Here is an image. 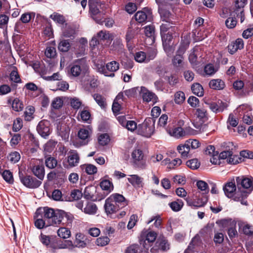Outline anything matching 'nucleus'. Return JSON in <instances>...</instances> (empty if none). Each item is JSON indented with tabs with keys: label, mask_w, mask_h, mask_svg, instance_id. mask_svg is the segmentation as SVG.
Segmentation results:
<instances>
[{
	"label": "nucleus",
	"mask_w": 253,
	"mask_h": 253,
	"mask_svg": "<svg viewBox=\"0 0 253 253\" xmlns=\"http://www.w3.org/2000/svg\"><path fill=\"white\" fill-rule=\"evenodd\" d=\"M127 204V201L123 195L114 193L106 199L104 208L108 216L114 218V214L120 209L126 206Z\"/></svg>",
	"instance_id": "nucleus-1"
},
{
	"label": "nucleus",
	"mask_w": 253,
	"mask_h": 253,
	"mask_svg": "<svg viewBox=\"0 0 253 253\" xmlns=\"http://www.w3.org/2000/svg\"><path fill=\"white\" fill-rule=\"evenodd\" d=\"M87 70L85 60L84 59H78L70 65L68 74L70 77H77L82 74H84Z\"/></svg>",
	"instance_id": "nucleus-2"
},
{
	"label": "nucleus",
	"mask_w": 253,
	"mask_h": 253,
	"mask_svg": "<svg viewBox=\"0 0 253 253\" xmlns=\"http://www.w3.org/2000/svg\"><path fill=\"white\" fill-rule=\"evenodd\" d=\"M155 131V122L153 118H148L138 126V133L142 136L150 137Z\"/></svg>",
	"instance_id": "nucleus-3"
},
{
	"label": "nucleus",
	"mask_w": 253,
	"mask_h": 253,
	"mask_svg": "<svg viewBox=\"0 0 253 253\" xmlns=\"http://www.w3.org/2000/svg\"><path fill=\"white\" fill-rule=\"evenodd\" d=\"M19 176L21 182L26 187L35 189L39 187L42 184V181L35 177L29 175H24L21 171H19Z\"/></svg>",
	"instance_id": "nucleus-4"
},
{
	"label": "nucleus",
	"mask_w": 253,
	"mask_h": 253,
	"mask_svg": "<svg viewBox=\"0 0 253 253\" xmlns=\"http://www.w3.org/2000/svg\"><path fill=\"white\" fill-rule=\"evenodd\" d=\"M223 228H227V233L230 239L235 237L238 235L236 230V221L231 218L222 219L217 222Z\"/></svg>",
	"instance_id": "nucleus-5"
},
{
	"label": "nucleus",
	"mask_w": 253,
	"mask_h": 253,
	"mask_svg": "<svg viewBox=\"0 0 253 253\" xmlns=\"http://www.w3.org/2000/svg\"><path fill=\"white\" fill-rule=\"evenodd\" d=\"M169 249L168 240L163 236L159 237L150 249L151 253L166 252Z\"/></svg>",
	"instance_id": "nucleus-6"
},
{
	"label": "nucleus",
	"mask_w": 253,
	"mask_h": 253,
	"mask_svg": "<svg viewBox=\"0 0 253 253\" xmlns=\"http://www.w3.org/2000/svg\"><path fill=\"white\" fill-rule=\"evenodd\" d=\"M30 169L40 181L43 179L45 175L44 167L39 160H35L31 163Z\"/></svg>",
	"instance_id": "nucleus-7"
},
{
	"label": "nucleus",
	"mask_w": 253,
	"mask_h": 253,
	"mask_svg": "<svg viewBox=\"0 0 253 253\" xmlns=\"http://www.w3.org/2000/svg\"><path fill=\"white\" fill-rule=\"evenodd\" d=\"M131 156L136 167L141 169H146L147 164L145 161L143 160L144 154L142 150L140 149L133 150Z\"/></svg>",
	"instance_id": "nucleus-8"
},
{
	"label": "nucleus",
	"mask_w": 253,
	"mask_h": 253,
	"mask_svg": "<svg viewBox=\"0 0 253 253\" xmlns=\"http://www.w3.org/2000/svg\"><path fill=\"white\" fill-rule=\"evenodd\" d=\"M37 130L42 137L46 138L51 133L49 122L45 120L40 121L37 126Z\"/></svg>",
	"instance_id": "nucleus-9"
},
{
	"label": "nucleus",
	"mask_w": 253,
	"mask_h": 253,
	"mask_svg": "<svg viewBox=\"0 0 253 253\" xmlns=\"http://www.w3.org/2000/svg\"><path fill=\"white\" fill-rule=\"evenodd\" d=\"M236 181L239 188L253 190V178L252 177L238 176L236 178Z\"/></svg>",
	"instance_id": "nucleus-10"
},
{
	"label": "nucleus",
	"mask_w": 253,
	"mask_h": 253,
	"mask_svg": "<svg viewBox=\"0 0 253 253\" xmlns=\"http://www.w3.org/2000/svg\"><path fill=\"white\" fill-rule=\"evenodd\" d=\"M186 201L187 205L194 209L204 206L208 202V197L206 195L203 196L201 199L193 200L189 197L185 199Z\"/></svg>",
	"instance_id": "nucleus-11"
},
{
	"label": "nucleus",
	"mask_w": 253,
	"mask_h": 253,
	"mask_svg": "<svg viewBox=\"0 0 253 253\" xmlns=\"http://www.w3.org/2000/svg\"><path fill=\"white\" fill-rule=\"evenodd\" d=\"M244 42L242 39L238 38L235 41L232 42L227 46L228 51L232 55L236 53L238 50L244 48Z\"/></svg>",
	"instance_id": "nucleus-12"
},
{
	"label": "nucleus",
	"mask_w": 253,
	"mask_h": 253,
	"mask_svg": "<svg viewBox=\"0 0 253 253\" xmlns=\"http://www.w3.org/2000/svg\"><path fill=\"white\" fill-rule=\"evenodd\" d=\"M223 190L225 195L229 198L235 197L239 195L240 193L236 192V186L235 182H229L223 186Z\"/></svg>",
	"instance_id": "nucleus-13"
},
{
	"label": "nucleus",
	"mask_w": 253,
	"mask_h": 253,
	"mask_svg": "<svg viewBox=\"0 0 253 253\" xmlns=\"http://www.w3.org/2000/svg\"><path fill=\"white\" fill-rule=\"evenodd\" d=\"M144 10H146V12L144 11H139L137 12L134 15V18L136 21L139 23H142L146 21H150L152 19V13L150 10L144 8Z\"/></svg>",
	"instance_id": "nucleus-14"
},
{
	"label": "nucleus",
	"mask_w": 253,
	"mask_h": 253,
	"mask_svg": "<svg viewBox=\"0 0 253 253\" xmlns=\"http://www.w3.org/2000/svg\"><path fill=\"white\" fill-rule=\"evenodd\" d=\"M157 234L155 232L151 231L146 235L145 238L142 243L143 248L146 250H148L150 247H151L156 240ZM142 244V243H141Z\"/></svg>",
	"instance_id": "nucleus-15"
},
{
	"label": "nucleus",
	"mask_w": 253,
	"mask_h": 253,
	"mask_svg": "<svg viewBox=\"0 0 253 253\" xmlns=\"http://www.w3.org/2000/svg\"><path fill=\"white\" fill-rule=\"evenodd\" d=\"M247 0H236L235 12L237 16L240 18L241 22L242 23L245 20V16L243 8L247 3Z\"/></svg>",
	"instance_id": "nucleus-16"
},
{
	"label": "nucleus",
	"mask_w": 253,
	"mask_h": 253,
	"mask_svg": "<svg viewBox=\"0 0 253 253\" xmlns=\"http://www.w3.org/2000/svg\"><path fill=\"white\" fill-rule=\"evenodd\" d=\"M55 212V211L51 208L44 207L38 208L36 211V214L42 215L45 220L49 221V219H51Z\"/></svg>",
	"instance_id": "nucleus-17"
},
{
	"label": "nucleus",
	"mask_w": 253,
	"mask_h": 253,
	"mask_svg": "<svg viewBox=\"0 0 253 253\" xmlns=\"http://www.w3.org/2000/svg\"><path fill=\"white\" fill-rule=\"evenodd\" d=\"M80 156L75 150L70 151L68 156V163L70 168L75 167L78 165L80 162Z\"/></svg>",
	"instance_id": "nucleus-18"
},
{
	"label": "nucleus",
	"mask_w": 253,
	"mask_h": 253,
	"mask_svg": "<svg viewBox=\"0 0 253 253\" xmlns=\"http://www.w3.org/2000/svg\"><path fill=\"white\" fill-rule=\"evenodd\" d=\"M86 237L83 233H78L76 234L74 243L75 248H84L86 246Z\"/></svg>",
	"instance_id": "nucleus-19"
},
{
	"label": "nucleus",
	"mask_w": 253,
	"mask_h": 253,
	"mask_svg": "<svg viewBox=\"0 0 253 253\" xmlns=\"http://www.w3.org/2000/svg\"><path fill=\"white\" fill-rule=\"evenodd\" d=\"M78 136L80 141L81 145H85L90 141V134L88 130L86 128H81L78 131Z\"/></svg>",
	"instance_id": "nucleus-20"
},
{
	"label": "nucleus",
	"mask_w": 253,
	"mask_h": 253,
	"mask_svg": "<svg viewBox=\"0 0 253 253\" xmlns=\"http://www.w3.org/2000/svg\"><path fill=\"white\" fill-rule=\"evenodd\" d=\"M208 105L210 109L215 113L222 112L227 107L226 103L221 101H218L217 102H211L208 103Z\"/></svg>",
	"instance_id": "nucleus-21"
},
{
	"label": "nucleus",
	"mask_w": 253,
	"mask_h": 253,
	"mask_svg": "<svg viewBox=\"0 0 253 253\" xmlns=\"http://www.w3.org/2000/svg\"><path fill=\"white\" fill-rule=\"evenodd\" d=\"M88 5L89 7V12L91 13L93 19H94V17L99 18L101 14L98 7V3L94 0H89Z\"/></svg>",
	"instance_id": "nucleus-22"
},
{
	"label": "nucleus",
	"mask_w": 253,
	"mask_h": 253,
	"mask_svg": "<svg viewBox=\"0 0 253 253\" xmlns=\"http://www.w3.org/2000/svg\"><path fill=\"white\" fill-rule=\"evenodd\" d=\"M47 221V226H56L59 224L62 220V210L55 211L54 215L51 219Z\"/></svg>",
	"instance_id": "nucleus-23"
},
{
	"label": "nucleus",
	"mask_w": 253,
	"mask_h": 253,
	"mask_svg": "<svg viewBox=\"0 0 253 253\" xmlns=\"http://www.w3.org/2000/svg\"><path fill=\"white\" fill-rule=\"evenodd\" d=\"M97 37L100 40L102 41H106L107 42L110 43L113 40V35L110 32L106 30H101L99 31L96 35Z\"/></svg>",
	"instance_id": "nucleus-24"
},
{
	"label": "nucleus",
	"mask_w": 253,
	"mask_h": 253,
	"mask_svg": "<svg viewBox=\"0 0 253 253\" xmlns=\"http://www.w3.org/2000/svg\"><path fill=\"white\" fill-rule=\"evenodd\" d=\"M140 94L142 96L144 101L149 102L155 97V94L148 90L145 87L141 86L139 90Z\"/></svg>",
	"instance_id": "nucleus-25"
},
{
	"label": "nucleus",
	"mask_w": 253,
	"mask_h": 253,
	"mask_svg": "<svg viewBox=\"0 0 253 253\" xmlns=\"http://www.w3.org/2000/svg\"><path fill=\"white\" fill-rule=\"evenodd\" d=\"M34 219L35 225L38 229H41L48 226L47 221L43 218L42 215L37 214L36 212L34 215Z\"/></svg>",
	"instance_id": "nucleus-26"
},
{
	"label": "nucleus",
	"mask_w": 253,
	"mask_h": 253,
	"mask_svg": "<svg viewBox=\"0 0 253 253\" xmlns=\"http://www.w3.org/2000/svg\"><path fill=\"white\" fill-rule=\"evenodd\" d=\"M177 149L182 158H186L190 157L191 155L190 152V148L189 145H187L186 142H185L184 144L178 145Z\"/></svg>",
	"instance_id": "nucleus-27"
},
{
	"label": "nucleus",
	"mask_w": 253,
	"mask_h": 253,
	"mask_svg": "<svg viewBox=\"0 0 253 253\" xmlns=\"http://www.w3.org/2000/svg\"><path fill=\"white\" fill-rule=\"evenodd\" d=\"M209 86L213 89L221 90L224 88L225 83L221 79H213L210 82Z\"/></svg>",
	"instance_id": "nucleus-28"
},
{
	"label": "nucleus",
	"mask_w": 253,
	"mask_h": 253,
	"mask_svg": "<svg viewBox=\"0 0 253 253\" xmlns=\"http://www.w3.org/2000/svg\"><path fill=\"white\" fill-rule=\"evenodd\" d=\"M71 47V43L69 40L60 39L58 45V50L62 52H66L69 51Z\"/></svg>",
	"instance_id": "nucleus-29"
},
{
	"label": "nucleus",
	"mask_w": 253,
	"mask_h": 253,
	"mask_svg": "<svg viewBox=\"0 0 253 253\" xmlns=\"http://www.w3.org/2000/svg\"><path fill=\"white\" fill-rule=\"evenodd\" d=\"M97 211V207L96 205L92 202H88L84 208V211L85 213L93 215L95 214Z\"/></svg>",
	"instance_id": "nucleus-30"
},
{
	"label": "nucleus",
	"mask_w": 253,
	"mask_h": 253,
	"mask_svg": "<svg viewBox=\"0 0 253 253\" xmlns=\"http://www.w3.org/2000/svg\"><path fill=\"white\" fill-rule=\"evenodd\" d=\"M100 186L107 194L110 193L114 188L112 182L107 179L102 180L100 183Z\"/></svg>",
	"instance_id": "nucleus-31"
},
{
	"label": "nucleus",
	"mask_w": 253,
	"mask_h": 253,
	"mask_svg": "<svg viewBox=\"0 0 253 253\" xmlns=\"http://www.w3.org/2000/svg\"><path fill=\"white\" fill-rule=\"evenodd\" d=\"M81 169L88 175H92L97 171V168L92 164H84L80 166Z\"/></svg>",
	"instance_id": "nucleus-32"
},
{
	"label": "nucleus",
	"mask_w": 253,
	"mask_h": 253,
	"mask_svg": "<svg viewBox=\"0 0 253 253\" xmlns=\"http://www.w3.org/2000/svg\"><path fill=\"white\" fill-rule=\"evenodd\" d=\"M239 227L241 229L243 233L248 236H251L253 234V226L249 224L244 223H239Z\"/></svg>",
	"instance_id": "nucleus-33"
},
{
	"label": "nucleus",
	"mask_w": 253,
	"mask_h": 253,
	"mask_svg": "<svg viewBox=\"0 0 253 253\" xmlns=\"http://www.w3.org/2000/svg\"><path fill=\"white\" fill-rule=\"evenodd\" d=\"M169 205L173 211L177 212L182 209L184 203L182 200L177 199L176 201L169 203Z\"/></svg>",
	"instance_id": "nucleus-34"
},
{
	"label": "nucleus",
	"mask_w": 253,
	"mask_h": 253,
	"mask_svg": "<svg viewBox=\"0 0 253 253\" xmlns=\"http://www.w3.org/2000/svg\"><path fill=\"white\" fill-rule=\"evenodd\" d=\"M129 177L127 178V180L131 185L134 187H139L142 183L143 178L137 174L129 175Z\"/></svg>",
	"instance_id": "nucleus-35"
},
{
	"label": "nucleus",
	"mask_w": 253,
	"mask_h": 253,
	"mask_svg": "<svg viewBox=\"0 0 253 253\" xmlns=\"http://www.w3.org/2000/svg\"><path fill=\"white\" fill-rule=\"evenodd\" d=\"M50 18L59 25H63L66 22L64 16L57 12H54L51 14Z\"/></svg>",
	"instance_id": "nucleus-36"
},
{
	"label": "nucleus",
	"mask_w": 253,
	"mask_h": 253,
	"mask_svg": "<svg viewBox=\"0 0 253 253\" xmlns=\"http://www.w3.org/2000/svg\"><path fill=\"white\" fill-rule=\"evenodd\" d=\"M92 97L96 103L101 108H104L106 106V99L104 97L98 93H94Z\"/></svg>",
	"instance_id": "nucleus-37"
},
{
	"label": "nucleus",
	"mask_w": 253,
	"mask_h": 253,
	"mask_svg": "<svg viewBox=\"0 0 253 253\" xmlns=\"http://www.w3.org/2000/svg\"><path fill=\"white\" fill-rule=\"evenodd\" d=\"M243 161H244V159H242V158H241V156L237 155H234L233 154L232 152L231 151L230 156L228 158L227 162L229 164L236 165L241 163Z\"/></svg>",
	"instance_id": "nucleus-38"
},
{
	"label": "nucleus",
	"mask_w": 253,
	"mask_h": 253,
	"mask_svg": "<svg viewBox=\"0 0 253 253\" xmlns=\"http://www.w3.org/2000/svg\"><path fill=\"white\" fill-rule=\"evenodd\" d=\"M9 79L11 82L15 83H21V80L18 73L17 69L15 67H13V70L10 73Z\"/></svg>",
	"instance_id": "nucleus-39"
},
{
	"label": "nucleus",
	"mask_w": 253,
	"mask_h": 253,
	"mask_svg": "<svg viewBox=\"0 0 253 253\" xmlns=\"http://www.w3.org/2000/svg\"><path fill=\"white\" fill-rule=\"evenodd\" d=\"M192 92L198 96L204 95V90L202 86L199 83H195L191 86Z\"/></svg>",
	"instance_id": "nucleus-40"
},
{
	"label": "nucleus",
	"mask_w": 253,
	"mask_h": 253,
	"mask_svg": "<svg viewBox=\"0 0 253 253\" xmlns=\"http://www.w3.org/2000/svg\"><path fill=\"white\" fill-rule=\"evenodd\" d=\"M153 226L157 228L160 229L161 228L162 219L159 215H155L152 216L149 219H148L146 223L147 224H149L152 222L154 221Z\"/></svg>",
	"instance_id": "nucleus-41"
},
{
	"label": "nucleus",
	"mask_w": 253,
	"mask_h": 253,
	"mask_svg": "<svg viewBox=\"0 0 253 253\" xmlns=\"http://www.w3.org/2000/svg\"><path fill=\"white\" fill-rule=\"evenodd\" d=\"M95 21L101 25H104L108 28L112 27L114 24V21L112 18H105L104 19H101L100 17L97 18L94 17Z\"/></svg>",
	"instance_id": "nucleus-42"
},
{
	"label": "nucleus",
	"mask_w": 253,
	"mask_h": 253,
	"mask_svg": "<svg viewBox=\"0 0 253 253\" xmlns=\"http://www.w3.org/2000/svg\"><path fill=\"white\" fill-rule=\"evenodd\" d=\"M105 67L107 71L115 72L119 70V63L117 61H112L106 64Z\"/></svg>",
	"instance_id": "nucleus-43"
},
{
	"label": "nucleus",
	"mask_w": 253,
	"mask_h": 253,
	"mask_svg": "<svg viewBox=\"0 0 253 253\" xmlns=\"http://www.w3.org/2000/svg\"><path fill=\"white\" fill-rule=\"evenodd\" d=\"M58 236L63 239H68L71 236L70 230L65 227H61L57 231Z\"/></svg>",
	"instance_id": "nucleus-44"
},
{
	"label": "nucleus",
	"mask_w": 253,
	"mask_h": 253,
	"mask_svg": "<svg viewBox=\"0 0 253 253\" xmlns=\"http://www.w3.org/2000/svg\"><path fill=\"white\" fill-rule=\"evenodd\" d=\"M57 246V248L60 249H68L72 250L74 249V244L71 240H65L61 243H58Z\"/></svg>",
	"instance_id": "nucleus-45"
},
{
	"label": "nucleus",
	"mask_w": 253,
	"mask_h": 253,
	"mask_svg": "<svg viewBox=\"0 0 253 253\" xmlns=\"http://www.w3.org/2000/svg\"><path fill=\"white\" fill-rule=\"evenodd\" d=\"M12 107L14 111L19 112L23 110L24 105L18 98H16L12 101Z\"/></svg>",
	"instance_id": "nucleus-46"
},
{
	"label": "nucleus",
	"mask_w": 253,
	"mask_h": 253,
	"mask_svg": "<svg viewBox=\"0 0 253 253\" xmlns=\"http://www.w3.org/2000/svg\"><path fill=\"white\" fill-rule=\"evenodd\" d=\"M35 112V108L33 106H29L26 108L24 112L25 119L27 121H30L33 118V114Z\"/></svg>",
	"instance_id": "nucleus-47"
},
{
	"label": "nucleus",
	"mask_w": 253,
	"mask_h": 253,
	"mask_svg": "<svg viewBox=\"0 0 253 253\" xmlns=\"http://www.w3.org/2000/svg\"><path fill=\"white\" fill-rule=\"evenodd\" d=\"M185 100V94L181 91H177L174 94V102L176 104H181Z\"/></svg>",
	"instance_id": "nucleus-48"
},
{
	"label": "nucleus",
	"mask_w": 253,
	"mask_h": 253,
	"mask_svg": "<svg viewBox=\"0 0 253 253\" xmlns=\"http://www.w3.org/2000/svg\"><path fill=\"white\" fill-rule=\"evenodd\" d=\"M70 103L72 107L75 110H79L82 106V102L77 97L71 98Z\"/></svg>",
	"instance_id": "nucleus-49"
},
{
	"label": "nucleus",
	"mask_w": 253,
	"mask_h": 253,
	"mask_svg": "<svg viewBox=\"0 0 253 253\" xmlns=\"http://www.w3.org/2000/svg\"><path fill=\"white\" fill-rule=\"evenodd\" d=\"M186 166L192 169H198L200 166V163L197 159H192L186 162Z\"/></svg>",
	"instance_id": "nucleus-50"
},
{
	"label": "nucleus",
	"mask_w": 253,
	"mask_h": 253,
	"mask_svg": "<svg viewBox=\"0 0 253 253\" xmlns=\"http://www.w3.org/2000/svg\"><path fill=\"white\" fill-rule=\"evenodd\" d=\"M197 117L200 120L204 122L208 119L207 111L203 108H199L196 110Z\"/></svg>",
	"instance_id": "nucleus-51"
},
{
	"label": "nucleus",
	"mask_w": 253,
	"mask_h": 253,
	"mask_svg": "<svg viewBox=\"0 0 253 253\" xmlns=\"http://www.w3.org/2000/svg\"><path fill=\"white\" fill-rule=\"evenodd\" d=\"M217 71L214 65L212 64H208L204 67V73L205 74L209 76H211L214 74Z\"/></svg>",
	"instance_id": "nucleus-52"
},
{
	"label": "nucleus",
	"mask_w": 253,
	"mask_h": 253,
	"mask_svg": "<svg viewBox=\"0 0 253 253\" xmlns=\"http://www.w3.org/2000/svg\"><path fill=\"white\" fill-rule=\"evenodd\" d=\"M45 164L48 168L52 169L57 166V161L54 158L49 157L46 158Z\"/></svg>",
	"instance_id": "nucleus-53"
},
{
	"label": "nucleus",
	"mask_w": 253,
	"mask_h": 253,
	"mask_svg": "<svg viewBox=\"0 0 253 253\" xmlns=\"http://www.w3.org/2000/svg\"><path fill=\"white\" fill-rule=\"evenodd\" d=\"M98 141L100 145L105 146L110 141L109 136L107 133L101 134L98 136Z\"/></svg>",
	"instance_id": "nucleus-54"
},
{
	"label": "nucleus",
	"mask_w": 253,
	"mask_h": 253,
	"mask_svg": "<svg viewBox=\"0 0 253 253\" xmlns=\"http://www.w3.org/2000/svg\"><path fill=\"white\" fill-rule=\"evenodd\" d=\"M3 178L8 183L11 184L13 182L12 173L9 170H5L2 173Z\"/></svg>",
	"instance_id": "nucleus-55"
},
{
	"label": "nucleus",
	"mask_w": 253,
	"mask_h": 253,
	"mask_svg": "<svg viewBox=\"0 0 253 253\" xmlns=\"http://www.w3.org/2000/svg\"><path fill=\"white\" fill-rule=\"evenodd\" d=\"M161 36L162 38L163 44L171 43L172 39L171 33H170V32H168L167 33L161 34Z\"/></svg>",
	"instance_id": "nucleus-56"
},
{
	"label": "nucleus",
	"mask_w": 253,
	"mask_h": 253,
	"mask_svg": "<svg viewBox=\"0 0 253 253\" xmlns=\"http://www.w3.org/2000/svg\"><path fill=\"white\" fill-rule=\"evenodd\" d=\"M185 131L181 127H177L174 128L172 132L171 135L176 138H179L185 135Z\"/></svg>",
	"instance_id": "nucleus-57"
},
{
	"label": "nucleus",
	"mask_w": 253,
	"mask_h": 253,
	"mask_svg": "<svg viewBox=\"0 0 253 253\" xmlns=\"http://www.w3.org/2000/svg\"><path fill=\"white\" fill-rule=\"evenodd\" d=\"M35 14L33 12L23 13L20 17V20L23 23H27L30 22L32 18H34Z\"/></svg>",
	"instance_id": "nucleus-58"
},
{
	"label": "nucleus",
	"mask_w": 253,
	"mask_h": 253,
	"mask_svg": "<svg viewBox=\"0 0 253 253\" xmlns=\"http://www.w3.org/2000/svg\"><path fill=\"white\" fill-rule=\"evenodd\" d=\"M183 57L181 54H177L172 60L173 65L176 67H180L182 65Z\"/></svg>",
	"instance_id": "nucleus-59"
},
{
	"label": "nucleus",
	"mask_w": 253,
	"mask_h": 253,
	"mask_svg": "<svg viewBox=\"0 0 253 253\" xmlns=\"http://www.w3.org/2000/svg\"><path fill=\"white\" fill-rule=\"evenodd\" d=\"M8 159L13 164L16 163L20 159V155L17 152H11L8 156Z\"/></svg>",
	"instance_id": "nucleus-60"
},
{
	"label": "nucleus",
	"mask_w": 253,
	"mask_h": 253,
	"mask_svg": "<svg viewBox=\"0 0 253 253\" xmlns=\"http://www.w3.org/2000/svg\"><path fill=\"white\" fill-rule=\"evenodd\" d=\"M44 54L47 58H54L56 55V49L54 47H47L45 49Z\"/></svg>",
	"instance_id": "nucleus-61"
},
{
	"label": "nucleus",
	"mask_w": 253,
	"mask_h": 253,
	"mask_svg": "<svg viewBox=\"0 0 253 253\" xmlns=\"http://www.w3.org/2000/svg\"><path fill=\"white\" fill-rule=\"evenodd\" d=\"M196 185L199 189L204 192L203 193H208V185L206 182L203 180H199L197 182Z\"/></svg>",
	"instance_id": "nucleus-62"
},
{
	"label": "nucleus",
	"mask_w": 253,
	"mask_h": 253,
	"mask_svg": "<svg viewBox=\"0 0 253 253\" xmlns=\"http://www.w3.org/2000/svg\"><path fill=\"white\" fill-rule=\"evenodd\" d=\"M135 29H132L131 27H129L127 31L126 35V39L127 44L129 42H131L132 39L134 37L135 35Z\"/></svg>",
	"instance_id": "nucleus-63"
},
{
	"label": "nucleus",
	"mask_w": 253,
	"mask_h": 253,
	"mask_svg": "<svg viewBox=\"0 0 253 253\" xmlns=\"http://www.w3.org/2000/svg\"><path fill=\"white\" fill-rule=\"evenodd\" d=\"M140 248L138 244H133L127 248L126 253H140Z\"/></svg>",
	"instance_id": "nucleus-64"
}]
</instances>
